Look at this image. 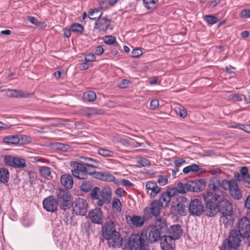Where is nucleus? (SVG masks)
<instances>
[{
  "mask_svg": "<svg viewBox=\"0 0 250 250\" xmlns=\"http://www.w3.org/2000/svg\"><path fill=\"white\" fill-rule=\"evenodd\" d=\"M238 228L244 238H249L250 236V219L246 217H242L238 223Z\"/></svg>",
  "mask_w": 250,
  "mask_h": 250,
  "instance_id": "9b49d317",
  "label": "nucleus"
},
{
  "mask_svg": "<svg viewBox=\"0 0 250 250\" xmlns=\"http://www.w3.org/2000/svg\"><path fill=\"white\" fill-rule=\"evenodd\" d=\"M96 99V93L92 91L84 92L83 95V100L84 102H92Z\"/></svg>",
  "mask_w": 250,
  "mask_h": 250,
  "instance_id": "c85d7f7f",
  "label": "nucleus"
},
{
  "mask_svg": "<svg viewBox=\"0 0 250 250\" xmlns=\"http://www.w3.org/2000/svg\"><path fill=\"white\" fill-rule=\"evenodd\" d=\"M210 190L206 193L202 194V198L205 201L207 208L209 210L216 209V205L228 201L225 198L226 193L220 189V182L218 180H212L210 181L208 185Z\"/></svg>",
  "mask_w": 250,
  "mask_h": 250,
  "instance_id": "f03ea898",
  "label": "nucleus"
},
{
  "mask_svg": "<svg viewBox=\"0 0 250 250\" xmlns=\"http://www.w3.org/2000/svg\"><path fill=\"white\" fill-rule=\"evenodd\" d=\"M243 238V235L240 231L236 229L231 230L228 238L223 242L220 250H237Z\"/></svg>",
  "mask_w": 250,
  "mask_h": 250,
  "instance_id": "39448f33",
  "label": "nucleus"
},
{
  "mask_svg": "<svg viewBox=\"0 0 250 250\" xmlns=\"http://www.w3.org/2000/svg\"><path fill=\"white\" fill-rule=\"evenodd\" d=\"M103 172H98L95 170L91 176L94 178L102 180V176H103Z\"/></svg>",
  "mask_w": 250,
  "mask_h": 250,
  "instance_id": "4d7b16f0",
  "label": "nucleus"
},
{
  "mask_svg": "<svg viewBox=\"0 0 250 250\" xmlns=\"http://www.w3.org/2000/svg\"><path fill=\"white\" fill-rule=\"evenodd\" d=\"M127 223L130 226H135L136 228L141 227L145 222V218L137 215H127L125 217Z\"/></svg>",
  "mask_w": 250,
  "mask_h": 250,
  "instance_id": "2eb2a0df",
  "label": "nucleus"
},
{
  "mask_svg": "<svg viewBox=\"0 0 250 250\" xmlns=\"http://www.w3.org/2000/svg\"><path fill=\"white\" fill-rule=\"evenodd\" d=\"M176 191L177 190L176 188H171L170 189H168L166 192L171 198L172 197H173L175 195V193Z\"/></svg>",
  "mask_w": 250,
  "mask_h": 250,
  "instance_id": "e2e57ef3",
  "label": "nucleus"
},
{
  "mask_svg": "<svg viewBox=\"0 0 250 250\" xmlns=\"http://www.w3.org/2000/svg\"><path fill=\"white\" fill-rule=\"evenodd\" d=\"M26 166L25 161L24 159L20 158H15L13 166L15 167L22 168Z\"/></svg>",
  "mask_w": 250,
  "mask_h": 250,
  "instance_id": "4c0bfd02",
  "label": "nucleus"
},
{
  "mask_svg": "<svg viewBox=\"0 0 250 250\" xmlns=\"http://www.w3.org/2000/svg\"><path fill=\"white\" fill-rule=\"evenodd\" d=\"M158 229L162 233H165L167 230L166 219L164 218H158L155 222V225L153 226Z\"/></svg>",
  "mask_w": 250,
  "mask_h": 250,
  "instance_id": "b1692460",
  "label": "nucleus"
},
{
  "mask_svg": "<svg viewBox=\"0 0 250 250\" xmlns=\"http://www.w3.org/2000/svg\"><path fill=\"white\" fill-rule=\"evenodd\" d=\"M84 59L87 62H94L96 60V57L93 54H88L86 55Z\"/></svg>",
  "mask_w": 250,
  "mask_h": 250,
  "instance_id": "bf43d9fd",
  "label": "nucleus"
},
{
  "mask_svg": "<svg viewBox=\"0 0 250 250\" xmlns=\"http://www.w3.org/2000/svg\"><path fill=\"white\" fill-rule=\"evenodd\" d=\"M112 208H113L116 209V210L118 211L121 210L122 204L119 199H113L112 201Z\"/></svg>",
  "mask_w": 250,
  "mask_h": 250,
  "instance_id": "09e8293b",
  "label": "nucleus"
},
{
  "mask_svg": "<svg viewBox=\"0 0 250 250\" xmlns=\"http://www.w3.org/2000/svg\"><path fill=\"white\" fill-rule=\"evenodd\" d=\"M116 194L120 196V197H123L125 196V191L122 188H117L115 191Z\"/></svg>",
  "mask_w": 250,
  "mask_h": 250,
  "instance_id": "0e129e2a",
  "label": "nucleus"
},
{
  "mask_svg": "<svg viewBox=\"0 0 250 250\" xmlns=\"http://www.w3.org/2000/svg\"><path fill=\"white\" fill-rule=\"evenodd\" d=\"M43 208L47 211L55 212L57 210L58 203L53 195H50L42 201Z\"/></svg>",
  "mask_w": 250,
  "mask_h": 250,
  "instance_id": "f8f14e48",
  "label": "nucleus"
},
{
  "mask_svg": "<svg viewBox=\"0 0 250 250\" xmlns=\"http://www.w3.org/2000/svg\"><path fill=\"white\" fill-rule=\"evenodd\" d=\"M71 165L74 167V169L71 170V172L74 177L82 180L87 178L86 167L83 163L73 162Z\"/></svg>",
  "mask_w": 250,
  "mask_h": 250,
  "instance_id": "9d476101",
  "label": "nucleus"
},
{
  "mask_svg": "<svg viewBox=\"0 0 250 250\" xmlns=\"http://www.w3.org/2000/svg\"><path fill=\"white\" fill-rule=\"evenodd\" d=\"M205 182L203 179L189 181L186 183L179 182L176 185L177 191L181 194H185L188 191L200 192L204 189Z\"/></svg>",
  "mask_w": 250,
  "mask_h": 250,
  "instance_id": "423d86ee",
  "label": "nucleus"
},
{
  "mask_svg": "<svg viewBox=\"0 0 250 250\" xmlns=\"http://www.w3.org/2000/svg\"><path fill=\"white\" fill-rule=\"evenodd\" d=\"M132 57L134 58H138L142 55V51L140 48H136L132 51Z\"/></svg>",
  "mask_w": 250,
  "mask_h": 250,
  "instance_id": "864d4df0",
  "label": "nucleus"
},
{
  "mask_svg": "<svg viewBox=\"0 0 250 250\" xmlns=\"http://www.w3.org/2000/svg\"><path fill=\"white\" fill-rule=\"evenodd\" d=\"M15 157H13L10 155H6L4 158V162L10 166H13L14 160Z\"/></svg>",
  "mask_w": 250,
  "mask_h": 250,
  "instance_id": "8fccbe9b",
  "label": "nucleus"
},
{
  "mask_svg": "<svg viewBox=\"0 0 250 250\" xmlns=\"http://www.w3.org/2000/svg\"><path fill=\"white\" fill-rule=\"evenodd\" d=\"M162 204L157 200H153L150 204V207L144 209L146 213H148L151 216L157 217L160 214Z\"/></svg>",
  "mask_w": 250,
  "mask_h": 250,
  "instance_id": "4468645a",
  "label": "nucleus"
},
{
  "mask_svg": "<svg viewBox=\"0 0 250 250\" xmlns=\"http://www.w3.org/2000/svg\"><path fill=\"white\" fill-rule=\"evenodd\" d=\"M93 187L92 183L89 181L83 182L80 186V189L85 192H87L90 191Z\"/></svg>",
  "mask_w": 250,
  "mask_h": 250,
  "instance_id": "58836bf2",
  "label": "nucleus"
},
{
  "mask_svg": "<svg viewBox=\"0 0 250 250\" xmlns=\"http://www.w3.org/2000/svg\"><path fill=\"white\" fill-rule=\"evenodd\" d=\"M98 153L100 155L105 157H111L113 155V152L112 151L105 148L98 149Z\"/></svg>",
  "mask_w": 250,
  "mask_h": 250,
  "instance_id": "37998d69",
  "label": "nucleus"
},
{
  "mask_svg": "<svg viewBox=\"0 0 250 250\" xmlns=\"http://www.w3.org/2000/svg\"><path fill=\"white\" fill-rule=\"evenodd\" d=\"M200 169L199 166L196 164H193L185 167L183 171L185 174H188L190 172H197Z\"/></svg>",
  "mask_w": 250,
  "mask_h": 250,
  "instance_id": "f704fd0d",
  "label": "nucleus"
},
{
  "mask_svg": "<svg viewBox=\"0 0 250 250\" xmlns=\"http://www.w3.org/2000/svg\"><path fill=\"white\" fill-rule=\"evenodd\" d=\"M186 163V161L183 159L177 158L174 161V164L176 167H181L184 164Z\"/></svg>",
  "mask_w": 250,
  "mask_h": 250,
  "instance_id": "6e6d98bb",
  "label": "nucleus"
},
{
  "mask_svg": "<svg viewBox=\"0 0 250 250\" xmlns=\"http://www.w3.org/2000/svg\"><path fill=\"white\" fill-rule=\"evenodd\" d=\"M9 179V172L8 170L4 167L0 168V181L1 183L5 184L8 182Z\"/></svg>",
  "mask_w": 250,
  "mask_h": 250,
  "instance_id": "c756f323",
  "label": "nucleus"
},
{
  "mask_svg": "<svg viewBox=\"0 0 250 250\" xmlns=\"http://www.w3.org/2000/svg\"><path fill=\"white\" fill-rule=\"evenodd\" d=\"M204 20L210 25L216 23L218 21V18L217 17L210 15L205 16L204 17Z\"/></svg>",
  "mask_w": 250,
  "mask_h": 250,
  "instance_id": "79ce46f5",
  "label": "nucleus"
},
{
  "mask_svg": "<svg viewBox=\"0 0 250 250\" xmlns=\"http://www.w3.org/2000/svg\"><path fill=\"white\" fill-rule=\"evenodd\" d=\"M62 185L67 189H71L73 185L72 177L69 174L62 175L60 179Z\"/></svg>",
  "mask_w": 250,
  "mask_h": 250,
  "instance_id": "5701e85b",
  "label": "nucleus"
},
{
  "mask_svg": "<svg viewBox=\"0 0 250 250\" xmlns=\"http://www.w3.org/2000/svg\"><path fill=\"white\" fill-rule=\"evenodd\" d=\"M104 113V111L103 109L95 107H87L83 110V114L87 117H91L96 115H102Z\"/></svg>",
  "mask_w": 250,
  "mask_h": 250,
  "instance_id": "4be33fe9",
  "label": "nucleus"
},
{
  "mask_svg": "<svg viewBox=\"0 0 250 250\" xmlns=\"http://www.w3.org/2000/svg\"><path fill=\"white\" fill-rule=\"evenodd\" d=\"M103 12L98 9L91 10L88 17L91 20L96 21L94 28L100 32H105L110 26L111 20L106 16H102Z\"/></svg>",
  "mask_w": 250,
  "mask_h": 250,
  "instance_id": "20e7f679",
  "label": "nucleus"
},
{
  "mask_svg": "<svg viewBox=\"0 0 250 250\" xmlns=\"http://www.w3.org/2000/svg\"><path fill=\"white\" fill-rule=\"evenodd\" d=\"M189 214L192 216H200L204 211V207L202 202L198 199H194L191 200L188 204Z\"/></svg>",
  "mask_w": 250,
  "mask_h": 250,
  "instance_id": "1a4fd4ad",
  "label": "nucleus"
},
{
  "mask_svg": "<svg viewBox=\"0 0 250 250\" xmlns=\"http://www.w3.org/2000/svg\"><path fill=\"white\" fill-rule=\"evenodd\" d=\"M240 172L242 176H239L238 179L246 178L250 180V175L248 174V169L246 167H242L240 169Z\"/></svg>",
  "mask_w": 250,
  "mask_h": 250,
  "instance_id": "c03bdc74",
  "label": "nucleus"
},
{
  "mask_svg": "<svg viewBox=\"0 0 250 250\" xmlns=\"http://www.w3.org/2000/svg\"><path fill=\"white\" fill-rule=\"evenodd\" d=\"M240 16L243 18H249L250 17V9H244L240 14Z\"/></svg>",
  "mask_w": 250,
  "mask_h": 250,
  "instance_id": "5fc2aeb1",
  "label": "nucleus"
},
{
  "mask_svg": "<svg viewBox=\"0 0 250 250\" xmlns=\"http://www.w3.org/2000/svg\"><path fill=\"white\" fill-rule=\"evenodd\" d=\"M56 194V200L62 209L66 210L71 208L73 204V197L68 191L60 189Z\"/></svg>",
  "mask_w": 250,
  "mask_h": 250,
  "instance_id": "0eeeda50",
  "label": "nucleus"
},
{
  "mask_svg": "<svg viewBox=\"0 0 250 250\" xmlns=\"http://www.w3.org/2000/svg\"><path fill=\"white\" fill-rule=\"evenodd\" d=\"M146 188L147 190H151L150 196L153 198L155 197L161 190V188L158 187L157 183L152 181L146 182Z\"/></svg>",
  "mask_w": 250,
  "mask_h": 250,
  "instance_id": "412c9836",
  "label": "nucleus"
},
{
  "mask_svg": "<svg viewBox=\"0 0 250 250\" xmlns=\"http://www.w3.org/2000/svg\"><path fill=\"white\" fill-rule=\"evenodd\" d=\"M169 236L175 240L179 239L183 234V229L179 225H174L171 226L167 230Z\"/></svg>",
  "mask_w": 250,
  "mask_h": 250,
  "instance_id": "6ab92c4d",
  "label": "nucleus"
},
{
  "mask_svg": "<svg viewBox=\"0 0 250 250\" xmlns=\"http://www.w3.org/2000/svg\"><path fill=\"white\" fill-rule=\"evenodd\" d=\"M84 162L83 164L84 166H92L93 167H98L99 163L91 158L83 157Z\"/></svg>",
  "mask_w": 250,
  "mask_h": 250,
  "instance_id": "c9c22d12",
  "label": "nucleus"
},
{
  "mask_svg": "<svg viewBox=\"0 0 250 250\" xmlns=\"http://www.w3.org/2000/svg\"><path fill=\"white\" fill-rule=\"evenodd\" d=\"M104 50L103 45H99L96 48L95 54L97 55H101L104 53Z\"/></svg>",
  "mask_w": 250,
  "mask_h": 250,
  "instance_id": "69168bd1",
  "label": "nucleus"
},
{
  "mask_svg": "<svg viewBox=\"0 0 250 250\" xmlns=\"http://www.w3.org/2000/svg\"><path fill=\"white\" fill-rule=\"evenodd\" d=\"M89 217L94 223L101 224L103 222V212L100 208L91 210L89 213Z\"/></svg>",
  "mask_w": 250,
  "mask_h": 250,
  "instance_id": "aec40b11",
  "label": "nucleus"
},
{
  "mask_svg": "<svg viewBox=\"0 0 250 250\" xmlns=\"http://www.w3.org/2000/svg\"><path fill=\"white\" fill-rule=\"evenodd\" d=\"M20 143L21 144H27L31 142V138L25 135H19Z\"/></svg>",
  "mask_w": 250,
  "mask_h": 250,
  "instance_id": "49530a36",
  "label": "nucleus"
},
{
  "mask_svg": "<svg viewBox=\"0 0 250 250\" xmlns=\"http://www.w3.org/2000/svg\"><path fill=\"white\" fill-rule=\"evenodd\" d=\"M171 200V198L168 196V195L165 192L163 193L160 197V203L164 204L165 206H168V204Z\"/></svg>",
  "mask_w": 250,
  "mask_h": 250,
  "instance_id": "ea45409f",
  "label": "nucleus"
},
{
  "mask_svg": "<svg viewBox=\"0 0 250 250\" xmlns=\"http://www.w3.org/2000/svg\"><path fill=\"white\" fill-rule=\"evenodd\" d=\"M103 40L107 44L113 45L114 46L118 47L119 46L118 43L116 42V38L113 36H106L103 38Z\"/></svg>",
  "mask_w": 250,
  "mask_h": 250,
  "instance_id": "72a5a7b5",
  "label": "nucleus"
},
{
  "mask_svg": "<svg viewBox=\"0 0 250 250\" xmlns=\"http://www.w3.org/2000/svg\"><path fill=\"white\" fill-rule=\"evenodd\" d=\"M101 197L104 200L105 204H109L111 199V190L107 188L103 189L100 194V198Z\"/></svg>",
  "mask_w": 250,
  "mask_h": 250,
  "instance_id": "cd10ccee",
  "label": "nucleus"
},
{
  "mask_svg": "<svg viewBox=\"0 0 250 250\" xmlns=\"http://www.w3.org/2000/svg\"><path fill=\"white\" fill-rule=\"evenodd\" d=\"M235 180L232 179L230 180H224L220 183V187H222L224 190H229V191L231 188L233 187Z\"/></svg>",
  "mask_w": 250,
  "mask_h": 250,
  "instance_id": "473e14b6",
  "label": "nucleus"
},
{
  "mask_svg": "<svg viewBox=\"0 0 250 250\" xmlns=\"http://www.w3.org/2000/svg\"><path fill=\"white\" fill-rule=\"evenodd\" d=\"M2 91H4L6 95L9 97L16 98H28L31 95L30 94L27 92L14 89H3Z\"/></svg>",
  "mask_w": 250,
  "mask_h": 250,
  "instance_id": "f3484780",
  "label": "nucleus"
},
{
  "mask_svg": "<svg viewBox=\"0 0 250 250\" xmlns=\"http://www.w3.org/2000/svg\"><path fill=\"white\" fill-rule=\"evenodd\" d=\"M86 167L85 170L86 171L87 176L88 175H91L92 173L95 171V169L98 167H93L92 166H85Z\"/></svg>",
  "mask_w": 250,
  "mask_h": 250,
  "instance_id": "13d9d810",
  "label": "nucleus"
},
{
  "mask_svg": "<svg viewBox=\"0 0 250 250\" xmlns=\"http://www.w3.org/2000/svg\"><path fill=\"white\" fill-rule=\"evenodd\" d=\"M160 245L162 250H173L175 241L169 236L164 235L161 238Z\"/></svg>",
  "mask_w": 250,
  "mask_h": 250,
  "instance_id": "dca6fc26",
  "label": "nucleus"
},
{
  "mask_svg": "<svg viewBox=\"0 0 250 250\" xmlns=\"http://www.w3.org/2000/svg\"><path fill=\"white\" fill-rule=\"evenodd\" d=\"M27 20L31 23L35 24V25H37V24L38 23V19L34 17L28 16Z\"/></svg>",
  "mask_w": 250,
  "mask_h": 250,
  "instance_id": "338daca9",
  "label": "nucleus"
},
{
  "mask_svg": "<svg viewBox=\"0 0 250 250\" xmlns=\"http://www.w3.org/2000/svg\"><path fill=\"white\" fill-rule=\"evenodd\" d=\"M118 233L120 232L116 230L115 224L112 221H110L105 223L102 227V233L103 237Z\"/></svg>",
  "mask_w": 250,
  "mask_h": 250,
  "instance_id": "a211bd4d",
  "label": "nucleus"
},
{
  "mask_svg": "<svg viewBox=\"0 0 250 250\" xmlns=\"http://www.w3.org/2000/svg\"><path fill=\"white\" fill-rule=\"evenodd\" d=\"M162 233L153 226L148 227L145 231L130 236L127 244L128 250H149V242L157 241Z\"/></svg>",
  "mask_w": 250,
  "mask_h": 250,
  "instance_id": "f257e3e1",
  "label": "nucleus"
},
{
  "mask_svg": "<svg viewBox=\"0 0 250 250\" xmlns=\"http://www.w3.org/2000/svg\"><path fill=\"white\" fill-rule=\"evenodd\" d=\"M216 205L217 207L216 209L210 210V212L209 216H214L216 213L220 211L222 214L220 218V222L224 224L225 228H228L229 226L233 223L234 220L232 216V205L228 200Z\"/></svg>",
  "mask_w": 250,
  "mask_h": 250,
  "instance_id": "7ed1b4c3",
  "label": "nucleus"
},
{
  "mask_svg": "<svg viewBox=\"0 0 250 250\" xmlns=\"http://www.w3.org/2000/svg\"><path fill=\"white\" fill-rule=\"evenodd\" d=\"M229 193L231 196L236 200H240L242 198V191L239 188L237 182H235L233 185V187L231 188L229 190Z\"/></svg>",
  "mask_w": 250,
  "mask_h": 250,
  "instance_id": "393cba45",
  "label": "nucleus"
},
{
  "mask_svg": "<svg viewBox=\"0 0 250 250\" xmlns=\"http://www.w3.org/2000/svg\"><path fill=\"white\" fill-rule=\"evenodd\" d=\"M3 141L6 144H18L20 143L19 135L6 136L3 138Z\"/></svg>",
  "mask_w": 250,
  "mask_h": 250,
  "instance_id": "7c9ffc66",
  "label": "nucleus"
},
{
  "mask_svg": "<svg viewBox=\"0 0 250 250\" xmlns=\"http://www.w3.org/2000/svg\"><path fill=\"white\" fill-rule=\"evenodd\" d=\"M73 210L76 215L84 216L87 212L88 203L83 198L79 197L73 202Z\"/></svg>",
  "mask_w": 250,
  "mask_h": 250,
  "instance_id": "6e6552de",
  "label": "nucleus"
},
{
  "mask_svg": "<svg viewBox=\"0 0 250 250\" xmlns=\"http://www.w3.org/2000/svg\"><path fill=\"white\" fill-rule=\"evenodd\" d=\"M158 183L162 186H165L168 183L167 178L165 176L161 175L158 180Z\"/></svg>",
  "mask_w": 250,
  "mask_h": 250,
  "instance_id": "603ef678",
  "label": "nucleus"
},
{
  "mask_svg": "<svg viewBox=\"0 0 250 250\" xmlns=\"http://www.w3.org/2000/svg\"><path fill=\"white\" fill-rule=\"evenodd\" d=\"M104 238L107 240V244L110 247L119 248L122 246L123 239L120 233L110 234Z\"/></svg>",
  "mask_w": 250,
  "mask_h": 250,
  "instance_id": "ddd939ff",
  "label": "nucleus"
},
{
  "mask_svg": "<svg viewBox=\"0 0 250 250\" xmlns=\"http://www.w3.org/2000/svg\"><path fill=\"white\" fill-rule=\"evenodd\" d=\"M176 113L182 118H185L188 115L187 110L184 107H177L175 109Z\"/></svg>",
  "mask_w": 250,
  "mask_h": 250,
  "instance_id": "de8ad7c7",
  "label": "nucleus"
},
{
  "mask_svg": "<svg viewBox=\"0 0 250 250\" xmlns=\"http://www.w3.org/2000/svg\"><path fill=\"white\" fill-rule=\"evenodd\" d=\"M70 29L72 31L82 33L83 31V27L80 23H74L71 27Z\"/></svg>",
  "mask_w": 250,
  "mask_h": 250,
  "instance_id": "a18cd8bd",
  "label": "nucleus"
},
{
  "mask_svg": "<svg viewBox=\"0 0 250 250\" xmlns=\"http://www.w3.org/2000/svg\"><path fill=\"white\" fill-rule=\"evenodd\" d=\"M138 163L143 167H148L150 165V161L148 159L144 158H140L138 160Z\"/></svg>",
  "mask_w": 250,
  "mask_h": 250,
  "instance_id": "3c124183",
  "label": "nucleus"
},
{
  "mask_svg": "<svg viewBox=\"0 0 250 250\" xmlns=\"http://www.w3.org/2000/svg\"><path fill=\"white\" fill-rule=\"evenodd\" d=\"M188 208V203L186 201H181L177 205L178 212L182 215H186Z\"/></svg>",
  "mask_w": 250,
  "mask_h": 250,
  "instance_id": "a878e982",
  "label": "nucleus"
},
{
  "mask_svg": "<svg viewBox=\"0 0 250 250\" xmlns=\"http://www.w3.org/2000/svg\"><path fill=\"white\" fill-rule=\"evenodd\" d=\"M144 6L148 10H153L156 8L158 0H143Z\"/></svg>",
  "mask_w": 250,
  "mask_h": 250,
  "instance_id": "2f4dec72",
  "label": "nucleus"
},
{
  "mask_svg": "<svg viewBox=\"0 0 250 250\" xmlns=\"http://www.w3.org/2000/svg\"><path fill=\"white\" fill-rule=\"evenodd\" d=\"M129 81L126 80L124 79L120 83L119 86L122 88H125L127 87Z\"/></svg>",
  "mask_w": 250,
  "mask_h": 250,
  "instance_id": "774afa93",
  "label": "nucleus"
},
{
  "mask_svg": "<svg viewBox=\"0 0 250 250\" xmlns=\"http://www.w3.org/2000/svg\"><path fill=\"white\" fill-rule=\"evenodd\" d=\"M101 192L100 188L95 187L91 190L90 196L92 199L98 200L100 198Z\"/></svg>",
  "mask_w": 250,
  "mask_h": 250,
  "instance_id": "a19ab883",
  "label": "nucleus"
},
{
  "mask_svg": "<svg viewBox=\"0 0 250 250\" xmlns=\"http://www.w3.org/2000/svg\"><path fill=\"white\" fill-rule=\"evenodd\" d=\"M159 105V102L157 100H153L151 101L150 104V108L152 109H155L158 107Z\"/></svg>",
  "mask_w": 250,
  "mask_h": 250,
  "instance_id": "052dcab7",
  "label": "nucleus"
},
{
  "mask_svg": "<svg viewBox=\"0 0 250 250\" xmlns=\"http://www.w3.org/2000/svg\"><path fill=\"white\" fill-rule=\"evenodd\" d=\"M120 184L123 185L125 187H131L133 186V184L128 180L123 179L122 181H119Z\"/></svg>",
  "mask_w": 250,
  "mask_h": 250,
  "instance_id": "680f3d73",
  "label": "nucleus"
},
{
  "mask_svg": "<svg viewBox=\"0 0 250 250\" xmlns=\"http://www.w3.org/2000/svg\"><path fill=\"white\" fill-rule=\"evenodd\" d=\"M102 176V181L113 182L115 185H119L120 182L118 180H116L115 176L111 174H110L107 172H103Z\"/></svg>",
  "mask_w": 250,
  "mask_h": 250,
  "instance_id": "bb28decb",
  "label": "nucleus"
},
{
  "mask_svg": "<svg viewBox=\"0 0 250 250\" xmlns=\"http://www.w3.org/2000/svg\"><path fill=\"white\" fill-rule=\"evenodd\" d=\"M39 171L41 175L44 178L48 179L51 175V168L48 167H41L39 168Z\"/></svg>",
  "mask_w": 250,
  "mask_h": 250,
  "instance_id": "e433bc0d",
  "label": "nucleus"
}]
</instances>
